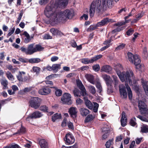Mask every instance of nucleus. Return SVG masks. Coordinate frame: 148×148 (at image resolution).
<instances>
[{"mask_svg": "<svg viewBox=\"0 0 148 148\" xmlns=\"http://www.w3.org/2000/svg\"><path fill=\"white\" fill-rule=\"evenodd\" d=\"M45 13L46 16L52 22H57L60 20L67 21L71 19L75 15L73 9H67L59 12H55V9L51 8L48 6L45 8Z\"/></svg>", "mask_w": 148, "mask_h": 148, "instance_id": "nucleus-1", "label": "nucleus"}, {"mask_svg": "<svg viewBox=\"0 0 148 148\" xmlns=\"http://www.w3.org/2000/svg\"><path fill=\"white\" fill-rule=\"evenodd\" d=\"M117 1L118 0H96L91 4L89 10L90 16L92 17L94 14L96 8V12L97 13L101 12L106 10L107 8L112 7L114 1Z\"/></svg>", "mask_w": 148, "mask_h": 148, "instance_id": "nucleus-2", "label": "nucleus"}, {"mask_svg": "<svg viewBox=\"0 0 148 148\" xmlns=\"http://www.w3.org/2000/svg\"><path fill=\"white\" fill-rule=\"evenodd\" d=\"M114 69L116 70L118 75L122 82H128L130 85H132V82L134 79V76L131 70L121 73L120 70L122 69V67L120 64L116 65Z\"/></svg>", "mask_w": 148, "mask_h": 148, "instance_id": "nucleus-3", "label": "nucleus"}, {"mask_svg": "<svg viewBox=\"0 0 148 148\" xmlns=\"http://www.w3.org/2000/svg\"><path fill=\"white\" fill-rule=\"evenodd\" d=\"M127 55L129 61L135 65L136 69L141 71L143 66L140 64L141 61L138 56L137 55H133L130 52L128 53Z\"/></svg>", "mask_w": 148, "mask_h": 148, "instance_id": "nucleus-4", "label": "nucleus"}, {"mask_svg": "<svg viewBox=\"0 0 148 148\" xmlns=\"http://www.w3.org/2000/svg\"><path fill=\"white\" fill-rule=\"evenodd\" d=\"M68 2V0H58L56 1L54 4L51 3L49 4L46 7L49 6L51 8L55 9V12H58L56 10L58 7L64 8L67 6Z\"/></svg>", "mask_w": 148, "mask_h": 148, "instance_id": "nucleus-5", "label": "nucleus"}, {"mask_svg": "<svg viewBox=\"0 0 148 148\" xmlns=\"http://www.w3.org/2000/svg\"><path fill=\"white\" fill-rule=\"evenodd\" d=\"M34 44H32L28 45L27 49L28 55H31L33 53L44 49V48L38 45H36L34 47Z\"/></svg>", "mask_w": 148, "mask_h": 148, "instance_id": "nucleus-6", "label": "nucleus"}, {"mask_svg": "<svg viewBox=\"0 0 148 148\" xmlns=\"http://www.w3.org/2000/svg\"><path fill=\"white\" fill-rule=\"evenodd\" d=\"M41 99L38 97L32 98L29 101L30 106L35 109L38 108L40 105Z\"/></svg>", "mask_w": 148, "mask_h": 148, "instance_id": "nucleus-7", "label": "nucleus"}, {"mask_svg": "<svg viewBox=\"0 0 148 148\" xmlns=\"http://www.w3.org/2000/svg\"><path fill=\"white\" fill-rule=\"evenodd\" d=\"M71 98V95L69 93H66L63 95L61 98V100L62 103L69 105L72 103Z\"/></svg>", "mask_w": 148, "mask_h": 148, "instance_id": "nucleus-8", "label": "nucleus"}, {"mask_svg": "<svg viewBox=\"0 0 148 148\" xmlns=\"http://www.w3.org/2000/svg\"><path fill=\"white\" fill-rule=\"evenodd\" d=\"M141 113L143 114V116L140 115L138 116L137 117L141 120L148 122V109L147 108L144 109H142L140 111Z\"/></svg>", "mask_w": 148, "mask_h": 148, "instance_id": "nucleus-9", "label": "nucleus"}, {"mask_svg": "<svg viewBox=\"0 0 148 148\" xmlns=\"http://www.w3.org/2000/svg\"><path fill=\"white\" fill-rule=\"evenodd\" d=\"M66 144L67 145H70L73 143L75 141V139L73 136L70 134H67L64 139Z\"/></svg>", "mask_w": 148, "mask_h": 148, "instance_id": "nucleus-10", "label": "nucleus"}, {"mask_svg": "<svg viewBox=\"0 0 148 148\" xmlns=\"http://www.w3.org/2000/svg\"><path fill=\"white\" fill-rule=\"evenodd\" d=\"M120 95L123 98H126L127 97V93L125 88L123 84H120L119 86Z\"/></svg>", "mask_w": 148, "mask_h": 148, "instance_id": "nucleus-11", "label": "nucleus"}, {"mask_svg": "<svg viewBox=\"0 0 148 148\" xmlns=\"http://www.w3.org/2000/svg\"><path fill=\"white\" fill-rule=\"evenodd\" d=\"M25 74L26 73L25 72L19 71L18 72V75H17L18 79L20 82L26 81L27 79L25 76Z\"/></svg>", "mask_w": 148, "mask_h": 148, "instance_id": "nucleus-12", "label": "nucleus"}, {"mask_svg": "<svg viewBox=\"0 0 148 148\" xmlns=\"http://www.w3.org/2000/svg\"><path fill=\"white\" fill-rule=\"evenodd\" d=\"M50 89L47 87H43L40 89L39 90V93L42 95H46L49 93L50 92Z\"/></svg>", "mask_w": 148, "mask_h": 148, "instance_id": "nucleus-13", "label": "nucleus"}, {"mask_svg": "<svg viewBox=\"0 0 148 148\" xmlns=\"http://www.w3.org/2000/svg\"><path fill=\"white\" fill-rule=\"evenodd\" d=\"M112 70V67L109 65H105L101 67V71L110 73Z\"/></svg>", "mask_w": 148, "mask_h": 148, "instance_id": "nucleus-14", "label": "nucleus"}, {"mask_svg": "<svg viewBox=\"0 0 148 148\" xmlns=\"http://www.w3.org/2000/svg\"><path fill=\"white\" fill-rule=\"evenodd\" d=\"M102 77L105 81L108 86L111 85L112 83L111 79L110 76L105 74L102 75Z\"/></svg>", "mask_w": 148, "mask_h": 148, "instance_id": "nucleus-15", "label": "nucleus"}, {"mask_svg": "<svg viewBox=\"0 0 148 148\" xmlns=\"http://www.w3.org/2000/svg\"><path fill=\"white\" fill-rule=\"evenodd\" d=\"M125 24V22H121L119 23H118L116 24V26H119L116 28V29H114V30H113L112 31V33L113 34L114 33L116 32H120L121 30L123 29H124V27L121 26V25H124Z\"/></svg>", "mask_w": 148, "mask_h": 148, "instance_id": "nucleus-16", "label": "nucleus"}, {"mask_svg": "<svg viewBox=\"0 0 148 148\" xmlns=\"http://www.w3.org/2000/svg\"><path fill=\"white\" fill-rule=\"evenodd\" d=\"M142 85L145 93L148 95V82L145 81L143 79H141Z\"/></svg>", "mask_w": 148, "mask_h": 148, "instance_id": "nucleus-17", "label": "nucleus"}, {"mask_svg": "<svg viewBox=\"0 0 148 148\" xmlns=\"http://www.w3.org/2000/svg\"><path fill=\"white\" fill-rule=\"evenodd\" d=\"M69 111L72 117L73 118L76 117L77 111L75 107H72L71 108L69 109Z\"/></svg>", "mask_w": 148, "mask_h": 148, "instance_id": "nucleus-18", "label": "nucleus"}, {"mask_svg": "<svg viewBox=\"0 0 148 148\" xmlns=\"http://www.w3.org/2000/svg\"><path fill=\"white\" fill-rule=\"evenodd\" d=\"M127 119L125 116V113L124 112L122 113V117L121 120V125L124 127L127 124Z\"/></svg>", "mask_w": 148, "mask_h": 148, "instance_id": "nucleus-19", "label": "nucleus"}, {"mask_svg": "<svg viewBox=\"0 0 148 148\" xmlns=\"http://www.w3.org/2000/svg\"><path fill=\"white\" fill-rule=\"evenodd\" d=\"M31 114V117L33 119L39 118L43 116L42 114L40 112L36 111L34 112Z\"/></svg>", "mask_w": 148, "mask_h": 148, "instance_id": "nucleus-20", "label": "nucleus"}, {"mask_svg": "<svg viewBox=\"0 0 148 148\" xmlns=\"http://www.w3.org/2000/svg\"><path fill=\"white\" fill-rule=\"evenodd\" d=\"M84 99L86 106L90 109H92L93 108V105L90 101L86 97H84Z\"/></svg>", "mask_w": 148, "mask_h": 148, "instance_id": "nucleus-21", "label": "nucleus"}, {"mask_svg": "<svg viewBox=\"0 0 148 148\" xmlns=\"http://www.w3.org/2000/svg\"><path fill=\"white\" fill-rule=\"evenodd\" d=\"M22 34L25 37L24 39V42L26 43H29L33 38L32 37H30L29 34L26 31L24 32Z\"/></svg>", "mask_w": 148, "mask_h": 148, "instance_id": "nucleus-22", "label": "nucleus"}, {"mask_svg": "<svg viewBox=\"0 0 148 148\" xmlns=\"http://www.w3.org/2000/svg\"><path fill=\"white\" fill-rule=\"evenodd\" d=\"M108 19L107 18H105L103 19L101 21L98 22L97 24L96 27H101L104 26L106 24H107L108 22Z\"/></svg>", "mask_w": 148, "mask_h": 148, "instance_id": "nucleus-23", "label": "nucleus"}, {"mask_svg": "<svg viewBox=\"0 0 148 148\" xmlns=\"http://www.w3.org/2000/svg\"><path fill=\"white\" fill-rule=\"evenodd\" d=\"M85 77L87 80L90 83L92 84H94V77L92 75L90 74H86L85 75Z\"/></svg>", "mask_w": 148, "mask_h": 148, "instance_id": "nucleus-24", "label": "nucleus"}, {"mask_svg": "<svg viewBox=\"0 0 148 148\" xmlns=\"http://www.w3.org/2000/svg\"><path fill=\"white\" fill-rule=\"evenodd\" d=\"M39 144L41 148L48 147V144L47 141L44 139L40 140L39 141Z\"/></svg>", "mask_w": 148, "mask_h": 148, "instance_id": "nucleus-25", "label": "nucleus"}, {"mask_svg": "<svg viewBox=\"0 0 148 148\" xmlns=\"http://www.w3.org/2000/svg\"><path fill=\"white\" fill-rule=\"evenodd\" d=\"M79 111L81 115L83 116H86L89 112V110L84 108H80Z\"/></svg>", "mask_w": 148, "mask_h": 148, "instance_id": "nucleus-26", "label": "nucleus"}, {"mask_svg": "<svg viewBox=\"0 0 148 148\" xmlns=\"http://www.w3.org/2000/svg\"><path fill=\"white\" fill-rule=\"evenodd\" d=\"M62 116L60 113H56L54 114L52 116V120L53 122H55L57 120L61 119Z\"/></svg>", "mask_w": 148, "mask_h": 148, "instance_id": "nucleus-27", "label": "nucleus"}, {"mask_svg": "<svg viewBox=\"0 0 148 148\" xmlns=\"http://www.w3.org/2000/svg\"><path fill=\"white\" fill-rule=\"evenodd\" d=\"M50 31L53 35H58L61 36L62 34V33L57 29L52 28L50 29Z\"/></svg>", "mask_w": 148, "mask_h": 148, "instance_id": "nucleus-28", "label": "nucleus"}, {"mask_svg": "<svg viewBox=\"0 0 148 148\" xmlns=\"http://www.w3.org/2000/svg\"><path fill=\"white\" fill-rule=\"evenodd\" d=\"M125 86L127 90L129 98V99H131L132 97V93L131 90L127 84H126Z\"/></svg>", "mask_w": 148, "mask_h": 148, "instance_id": "nucleus-29", "label": "nucleus"}, {"mask_svg": "<svg viewBox=\"0 0 148 148\" xmlns=\"http://www.w3.org/2000/svg\"><path fill=\"white\" fill-rule=\"evenodd\" d=\"M138 106L140 111H141L142 109H144L146 108L145 103L141 101H139Z\"/></svg>", "mask_w": 148, "mask_h": 148, "instance_id": "nucleus-30", "label": "nucleus"}, {"mask_svg": "<svg viewBox=\"0 0 148 148\" xmlns=\"http://www.w3.org/2000/svg\"><path fill=\"white\" fill-rule=\"evenodd\" d=\"M61 65L60 64H54L52 66L53 71L56 73L57 72L58 69H60Z\"/></svg>", "mask_w": 148, "mask_h": 148, "instance_id": "nucleus-31", "label": "nucleus"}, {"mask_svg": "<svg viewBox=\"0 0 148 148\" xmlns=\"http://www.w3.org/2000/svg\"><path fill=\"white\" fill-rule=\"evenodd\" d=\"M41 60L39 58H32L28 60V62L30 63H38L40 62Z\"/></svg>", "mask_w": 148, "mask_h": 148, "instance_id": "nucleus-32", "label": "nucleus"}, {"mask_svg": "<svg viewBox=\"0 0 148 148\" xmlns=\"http://www.w3.org/2000/svg\"><path fill=\"white\" fill-rule=\"evenodd\" d=\"M40 71V68L38 67L34 66L32 68V72L35 73L36 74H38Z\"/></svg>", "mask_w": 148, "mask_h": 148, "instance_id": "nucleus-33", "label": "nucleus"}, {"mask_svg": "<svg viewBox=\"0 0 148 148\" xmlns=\"http://www.w3.org/2000/svg\"><path fill=\"white\" fill-rule=\"evenodd\" d=\"M102 57L101 55H99L96 56L95 57L89 59L90 63H92L97 61L98 59Z\"/></svg>", "mask_w": 148, "mask_h": 148, "instance_id": "nucleus-34", "label": "nucleus"}, {"mask_svg": "<svg viewBox=\"0 0 148 148\" xmlns=\"http://www.w3.org/2000/svg\"><path fill=\"white\" fill-rule=\"evenodd\" d=\"M113 140L114 139L112 138L106 143L105 146L106 148H109L113 144Z\"/></svg>", "mask_w": 148, "mask_h": 148, "instance_id": "nucleus-35", "label": "nucleus"}, {"mask_svg": "<svg viewBox=\"0 0 148 148\" xmlns=\"http://www.w3.org/2000/svg\"><path fill=\"white\" fill-rule=\"evenodd\" d=\"M141 132L142 133L148 132V126L146 125H144L141 127Z\"/></svg>", "mask_w": 148, "mask_h": 148, "instance_id": "nucleus-36", "label": "nucleus"}, {"mask_svg": "<svg viewBox=\"0 0 148 148\" xmlns=\"http://www.w3.org/2000/svg\"><path fill=\"white\" fill-rule=\"evenodd\" d=\"M73 92L74 96L75 97H80L81 95V92L77 88H75L73 90Z\"/></svg>", "mask_w": 148, "mask_h": 148, "instance_id": "nucleus-37", "label": "nucleus"}, {"mask_svg": "<svg viewBox=\"0 0 148 148\" xmlns=\"http://www.w3.org/2000/svg\"><path fill=\"white\" fill-rule=\"evenodd\" d=\"M112 77L114 82V87L116 88L119 84V81L118 79V78L116 76L114 75H112Z\"/></svg>", "mask_w": 148, "mask_h": 148, "instance_id": "nucleus-38", "label": "nucleus"}, {"mask_svg": "<svg viewBox=\"0 0 148 148\" xmlns=\"http://www.w3.org/2000/svg\"><path fill=\"white\" fill-rule=\"evenodd\" d=\"M102 132H103L108 133H109L110 130L109 126L108 125H105L102 129Z\"/></svg>", "mask_w": 148, "mask_h": 148, "instance_id": "nucleus-39", "label": "nucleus"}, {"mask_svg": "<svg viewBox=\"0 0 148 148\" xmlns=\"http://www.w3.org/2000/svg\"><path fill=\"white\" fill-rule=\"evenodd\" d=\"M89 91L92 94H94L96 92V90L95 87L91 85L88 86Z\"/></svg>", "mask_w": 148, "mask_h": 148, "instance_id": "nucleus-40", "label": "nucleus"}, {"mask_svg": "<svg viewBox=\"0 0 148 148\" xmlns=\"http://www.w3.org/2000/svg\"><path fill=\"white\" fill-rule=\"evenodd\" d=\"M26 131L25 128L23 127H21L20 130H18V131L16 133L14 134H23L25 133Z\"/></svg>", "mask_w": 148, "mask_h": 148, "instance_id": "nucleus-41", "label": "nucleus"}, {"mask_svg": "<svg viewBox=\"0 0 148 148\" xmlns=\"http://www.w3.org/2000/svg\"><path fill=\"white\" fill-rule=\"evenodd\" d=\"M12 88L13 91L12 92L10 90V95H13L14 94L15 91L18 90V88L17 86L14 85L12 86Z\"/></svg>", "mask_w": 148, "mask_h": 148, "instance_id": "nucleus-42", "label": "nucleus"}, {"mask_svg": "<svg viewBox=\"0 0 148 148\" xmlns=\"http://www.w3.org/2000/svg\"><path fill=\"white\" fill-rule=\"evenodd\" d=\"M55 93L57 96H60L62 94V91L60 89L56 88Z\"/></svg>", "mask_w": 148, "mask_h": 148, "instance_id": "nucleus-43", "label": "nucleus"}, {"mask_svg": "<svg viewBox=\"0 0 148 148\" xmlns=\"http://www.w3.org/2000/svg\"><path fill=\"white\" fill-rule=\"evenodd\" d=\"M130 125L133 126H135L136 123V119L135 117L132 118L130 121Z\"/></svg>", "mask_w": 148, "mask_h": 148, "instance_id": "nucleus-44", "label": "nucleus"}, {"mask_svg": "<svg viewBox=\"0 0 148 148\" xmlns=\"http://www.w3.org/2000/svg\"><path fill=\"white\" fill-rule=\"evenodd\" d=\"M77 86L79 87L80 89L84 87L82 82L79 80L77 81Z\"/></svg>", "mask_w": 148, "mask_h": 148, "instance_id": "nucleus-45", "label": "nucleus"}, {"mask_svg": "<svg viewBox=\"0 0 148 148\" xmlns=\"http://www.w3.org/2000/svg\"><path fill=\"white\" fill-rule=\"evenodd\" d=\"M7 83V81L5 80H2L1 83V84L4 86L3 89H5L6 88L8 85Z\"/></svg>", "mask_w": 148, "mask_h": 148, "instance_id": "nucleus-46", "label": "nucleus"}, {"mask_svg": "<svg viewBox=\"0 0 148 148\" xmlns=\"http://www.w3.org/2000/svg\"><path fill=\"white\" fill-rule=\"evenodd\" d=\"M99 107V105L96 103H94L93 111L95 112H96L98 110Z\"/></svg>", "mask_w": 148, "mask_h": 148, "instance_id": "nucleus-47", "label": "nucleus"}, {"mask_svg": "<svg viewBox=\"0 0 148 148\" xmlns=\"http://www.w3.org/2000/svg\"><path fill=\"white\" fill-rule=\"evenodd\" d=\"M92 115L90 114L88 115L86 118L85 122H88L92 120Z\"/></svg>", "mask_w": 148, "mask_h": 148, "instance_id": "nucleus-48", "label": "nucleus"}, {"mask_svg": "<svg viewBox=\"0 0 148 148\" xmlns=\"http://www.w3.org/2000/svg\"><path fill=\"white\" fill-rule=\"evenodd\" d=\"M81 62L82 63L85 64H88L90 63L89 59L87 58L82 59L81 60Z\"/></svg>", "mask_w": 148, "mask_h": 148, "instance_id": "nucleus-49", "label": "nucleus"}, {"mask_svg": "<svg viewBox=\"0 0 148 148\" xmlns=\"http://www.w3.org/2000/svg\"><path fill=\"white\" fill-rule=\"evenodd\" d=\"M96 86L99 90L100 92H101L102 90V88L101 84L99 82H97L96 84Z\"/></svg>", "mask_w": 148, "mask_h": 148, "instance_id": "nucleus-50", "label": "nucleus"}, {"mask_svg": "<svg viewBox=\"0 0 148 148\" xmlns=\"http://www.w3.org/2000/svg\"><path fill=\"white\" fill-rule=\"evenodd\" d=\"M43 38L44 39H51L52 36L49 34H46L42 36Z\"/></svg>", "mask_w": 148, "mask_h": 148, "instance_id": "nucleus-51", "label": "nucleus"}, {"mask_svg": "<svg viewBox=\"0 0 148 148\" xmlns=\"http://www.w3.org/2000/svg\"><path fill=\"white\" fill-rule=\"evenodd\" d=\"M80 90H81V94H82V95L83 96H86V90L85 88L84 87L83 88H82L80 89Z\"/></svg>", "mask_w": 148, "mask_h": 148, "instance_id": "nucleus-52", "label": "nucleus"}, {"mask_svg": "<svg viewBox=\"0 0 148 148\" xmlns=\"http://www.w3.org/2000/svg\"><path fill=\"white\" fill-rule=\"evenodd\" d=\"M48 109V107L46 106H41L40 108V110L44 112H47Z\"/></svg>", "mask_w": 148, "mask_h": 148, "instance_id": "nucleus-53", "label": "nucleus"}, {"mask_svg": "<svg viewBox=\"0 0 148 148\" xmlns=\"http://www.w3.org/2000/svg\"><path fill=\"white\" fill-rule=\"evenodd\" d=\"M143 54L146 58L147 57L148 54L147 51V48L146 47H144L143 48Z\"/></svg>", "mask_w": 148, "mask_h": 148, "instance_id": "nucleus-54", "label": "nucleus"}, {"mask_svg": "<svg viewBox=\"0 0 148 148\" xmlns=\"http://www.w3.org/2000/svg\"><path fill=\"white\" fill-rule=\"evenodd\" d=\"M18 60L23 63H27L28 62V60L25 58H18Z\"/></svg>", "mask_w": 148, "mask_h": 148, "instance_id": "nucleus-55", "label": "nucleus"}, {"mask_svg": "<svg viewBox=\"0 0 148 148\" xmlns=\"http://www.w3.org/2000/svg\"><path fill=\"white\" fill-rule=\"evenodd\" d=\"M93 70L96 71H99L100 69V66L99 65L96 64L93 66L92 67Z\"/></svg>", "mask_w": 148, "mask_h": 148, "instance_id": "nucleus-56", "label": "nucleus"}, {"mask_svg": "<svg viewBox=\"0 0 148 148\" xmlns=\"http://www.w3.org/2000/svg\"><path fill=\"white\" fill-rule=\"evenodd\" d=\"M49 0H39V3L40 5H45L48 1Z\"/></svg>", "mask_w": 148, "mask_h": 148, "instance_id": "nucleus-57", "label": "nucleus"}, {"mask_svg": "<svg viewBox=\"0 0 148 148\" xmlns=\"http://www.w3.org/2000/svg\"><path fill=\"white\" fill-rule=\"evenodd\" d=\"M134 30L131 28L129 29L126 32L128 36H130L134 32Z\"/></svg>", "mask_w": 148, "mask_h": 148, "instance_id": "nucleus-58", "label": "nucleus"}, {"mask_svg": "<svg viewBox=\"0 0 148 148\" xmlns=\"http://www.w3.org/2000/svg\"><path fill=\"white\" fill-rule=\"evenodd\" d=\"M144 14V12H141L140 13H138L136 16V18L138 20L140 19L142 17Z\"/></svg>", "mask_w": 148, "mask_h": 148, "instance_id": "nucleus-59", "label": "nucleus"}, {"mask_svg": "<svg viewBox=\"0 0 148 148\" xmlns=\"http://www.w3.org/2000/svg\"><path fill=\"white\" fill-rule=\"evenodd\" d=\"M19 146L14 143H13L10 145V148H19Z\"/></svg>", "mask_w": 148, "mask_h": 148, "instance_id": "nucleus-60", "label": "nucleus"}, {"mask_svg": "<svg viewBox=\"0 0 148 148\" xmlns=\"http://www.w3.org/2000/svg\"><path fill=\"white\" fill-rule=\"evenodd\" d=\"M125 46V44L122 43L116 47V49L117 50L122 49L124 48Z\"/></svg>", "mask_w": 148, "mask_h": 148, "instance_id": "nucleus-61", "label": "nucleus"}, {"mask_svg": "<svg viewBox=\"0 0 148 148\" xmlns=\"http://www.w3.org/2000/svg\"><path fill=\"white\" fill-rule=\"evenodd\" d=\"M20 49L22 52L25 53L27 55H28V53H27L28 52L27 48L26 49L24 47H23L21 48Z\"/></svg>", "mask_w": 148, "mask_h": 148, "instance_id": "nucleus-62", "label": "nucleus"}, {"mask_svg": "<svg viewBox=\"0 0 148 148\" xmlns=\"http://www.w3.org/2000/svg\"><path fill=\"white\" fill-rule=\"evenodd\" d=\"M66 118H64L62 123L61 125L62 127H64L66 125Z\"/></svg>", "mask_w": 148, "mask_h": 148, "instance_id": "nucleus-63", "label": "nucleus"}, {"mask_svg": "<svg viewBox=\"0 0 148 148\" xmlns=\"http://www.w3.org/2000/svg\"><path fill=\"white\" fill-rule=\"evenodd\" d=\"M59 58L58 57L53 56L51 58V60L52 62H54L57 60Z\"/></svg>", "mask_w": 148, "mask_h": 148, "instance_id": "nucleus-64", "label": "nucleus"}]
</instances>
